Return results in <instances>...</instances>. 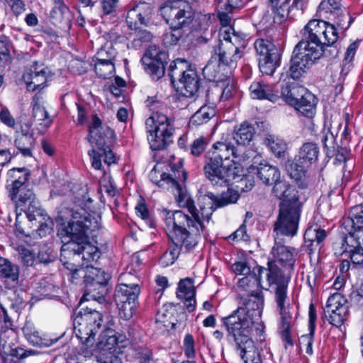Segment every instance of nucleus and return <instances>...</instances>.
<instances>
[{
    "instance_id": "obj_1",
    "label": "nucleus",
    "mask_w": 363,
    "mask_h": 363,
    "mask_svg": "<svg viewBox=\"0 0 363 363\" xmlns=\"http://www.w3.org/2000/svg\"><path fill=\"white\" fill-rule=\"evenodd\" d=\"M56 222L60 225L57 236L62 240L60 261L70 272H78L80 259L91 262L100 257L99 248L89 242L93 231L99 227L98 222L82 203H64Z\"/></svg>"
},
{
    "instance_id": "obj_2",
    "label": "nucleus",
    "mask_w": 363,
    "mask_h": 363,
    "mask_svg": "<svg viewBox=\"0 0 363 363\" xmlns=\"http://www.w3.org/2000/svg\"><path fill=\"white\" fill-rule=\"evenodd\" d=\"M177 201L185 208L191 218L182 211L166 212L164 222L168 236L177 245L186 249H193L198 243L201 233L205 230L204 221L208 222L217 206V196L213 193L200 194L198 197L199 209L185 189H182L177 196Z\"/></svg>"
},
{
    "instance_id": "obj_3",
    "label": "nucleus",
    "mask_w": 363,
    "mask_h": 363,
    "mask_svg": "<svg viewBox=\"0 0 363 363\" xmlns=\"http://www.w3.org/2000/svg\"><path fill=\"white\" fill-rule=\"evenodd\" d=\"M257 177L266 185L274 184L272 193L281 200L279 213L274 223L277 234L295 235L300 218L301 202L298 191L294 186L280 181V172L274 166L260 164L256 167Z\"/></svg>"
},
{
    "instance_id": "obj_4",
    "label": "nucleus",
    "mask_w": 363,
    "mask_h": 363,
    "mask_svg": "<svg viewBox=\"0 0 363 363\" xmlns=\"http://www.w3.org/2000/svg\"><path fill=\"white\" fill-rule=\"evenodd\" d=\"M255 152L236 147L227 140L218 141L207 152L204 166L206 177L213 186H227L239 176L237 164L249 162Z\"/></svg>"
},
{
    "instance_id": "obj_5",
    "label": "nucleus",
    "mask_w": 363,
    "mask_h": 363,
    "mask_svg": "<svg viewBox=\"0 0 363 363\" xmlns=\"http://www.w3.org/2000/svg\"><path fill=\"white\" fill-rule=\"evenodd\" d=\"M11 184L6 186L9 196L14 203L17 211H24L29 221L37 220L43 216L40 203L31 189L28 187L30 174L25 168H13L8 172Z\"/></svg>"
},
{
    "instance_id": "obj_6",
    "label": "nucleus",
    "mask_w": 363,
    "mask_h": 363,
    "mask_svg": "<svg viewBox=\"0 0 363 363\" xmlns=\"http://www.w3.org/2000/svg\"><path fill=\"white\" fill-rule=\"evenodd\" d=\"M238 315H228L222 318L228 336L233 339L241 359L245 363H262L260 353L251 337L255 323L257 320L246 318L241 311Z\"/></svg>"
},
{
    "instance_id": "obj_7",
    "label": "nucleus",
    "mask_w": 363,
    "mask_h": 363,
    "mask_svg": "<svg viewBox=\"0 0 363 363\" xmlns=\"http://www.w3.org/2000/svg\"><path fill=\"white\" fill-rule=\"evenodd\" d=\"M198 0H169L160 9L162 16L169 26L163 35L166 46L177 45L184 35L183 28L189 26L194 18V12L188 5Z\"/></svg>"
},
{
    "instance_id": "obj_8",
    "label": "nucleus",
    "mask_w": 363,
    "mask_h": 363,
    "mask_svg": "<svg viewBox=\"0 0 363 363\" xmlns=\"http://www.w3.org/2000/svg\"><path fill=\"white\" fill-rule=\"evenodd\" d=\"M245 276L238 281V286L247 293V297L242 298V305L239 306L230 315H240L242 312L246 318L252 320H259L264 305V296L261 286V274H243Z\"/></svg>"
},
{
    "instance_id": "obj_9",
    "label": "nucleus",
    "mask_w": 363,
    "mask_h": 363,
    "mask_svg": "<svg viewBox=\"0 0 363 363\" xmlns=\"http://www.w3.org/2000/svg\"><path fill=\"white\" fill-rule=\"evenodd\" d=\"M289 277L284 276V274H267V281L269 285L275 286V298L277 306L280 310L281 320L279 326V333L281 337L286 345H293L294 341L291 335V328L295 321L293 317L291 308L289 306H285L286 296V289Z\"/></svg>"
},
{
    "instance_id": "obj_10",
    "label": "nucleus",
    "mask_w": 363,
    "mask_h": 363,
    "mask_svg": "<svg viewBox=\"0 0 363 363\" xmlns=\"http://www.w3.org/2000/svg\"><path fill=\"white\" fill-rule=\"evenodd\" d=\"M147 140L154 150H162L172 142L174 121L162 111H154L145 121Z\"/></svg>"
},
{
    "instance_id": "obj_11",
    "label": "nucleus",
    "mask_w": 363,
    "mask_h": 363,
    "mask_svg": "<svg viewBox=\"0 0 363 363\" xmlns=\"http://www.w3.org/2000/svg\"><path fill=\"white\" fill-rule=\"evenodd\" d=\"M102 315L96 309L86 307L76 315L73 325L77 337L87 346L92 344V340L102 328Z\"/></svg>"
},
{
    "instance_id": "obj_12",
    "label": "nucleus",
    "mask_w": 363,
    "mask_h": 363,
    "mask_svg": "<svg viewBox=\"0 0 363 363\" xmlns=\"http://www.w3.org/2000/svg\"><path fill=\"white\" fill-rule=\"evenodd\" d=\"M169 75L172 82H179L184 96L191 97L198 92L200 79L196 69L189 66L186 60L177 59L173 61L169 67Z\"/></svg>"
},
{
    "instance_id": "obj_13",
    "label": "nucleus",
    "mask_w": 363,
    "mask_h": 363,
    "mask_svg": "<svg viewBox=\"0 0 363 363\" xmlns=\"http://www.w3.org/2000/svg\"><path fill=\"white\" fill-rule=\"evenodd\" d=\"M323 56V50L308 47V43L301 40L294 48L289 67V74L294 79H300L314 62Z\"/></svg>"
},
{
    "instance_id": "obj_14",
    "label": "nucleus",
    "mask_w": 363,
    "mask_h": 363,
    "mask_svg": "<svg viewBox=\"0 0 363 363\" xmlns=\"http://www.w3.org/2000/svg\"><path fill=\"white\" fill-rule=\"evenodd\" d=\"M242 56V52L229 42L220 41L218 46L213 48L212 56L208 64L203 69V74L208 80L216 77L213 69L214 62L225 66H233Z\"/></svg>"
},
{
    "instance_id": "obj_15",
    "label": "nucleus",
    "mask_w": 363,
    "mask_h": 363,
    "mask_svg": "<svg viewBox=\"0 0 363 363\" xmlns=\"http://www.w3.org/2000/svg\"><path fill=\"white\" fill-rule=\"evenodd\" d=\"M139 286L136 284H119L115 289L114 300L117 305L119 315L124 320L130 319L138 306Z\"/></svg>"
},
{
    "instance_id": "obj_16",
    "label": "nucleus",
    "mask_w": 363,
    "mask_h": 363,
    "mask_svg": "<svg viewBox=\"0 0 363 363\" xmlns=\"http://www.w3.org/2000/svg\"><path fill=\"white\" fill-rule=\"evenodd\" d=\"M111 274H88L84 276L86 291L79 304L85 301H95L99 304H107L105 296L111 287Z\"/></svg>"
},
{
    "instance_id": "obj_17",
    "label": "nucleus",
    "mask_w": 363,
    "mask_h": 363,
    "mask_svg": "<svg viewBox=\"0 0 363 363\" xmlns=\"http://www.w3.org/2000/svg\"><path fill=\"white\" fill-rule=\"evenodd\" d=\"M254 48L261 72L267 75L273 74L279 66L281 53L279 48L270 40L264 38L257 39Z\"/></svg>"
},
{
    "instance_id": "obj_18",
    "label": "nucleus",
    "mask_w": 363,
    "mask_h": 363,
    "mask_svg": "<svg viewBox=\"0 0 363 363\" xmlns=\"http://www.w3.org/2000/svg\"><path fill=\"white\" fill-rule=\"evenodd\" d=\"M326 21L323 20L313 19L311 20L304 27L303 32V39L306 43H308V47L313 48L314 50L319 48L323 50V55H327L333 57L337 55L338 50L336 47L331 50H326L325 48L324 41L325 35L327 33V28H325Z\"/></svg>"
},
{
    "instance_id": "obj_19",
    "label": "nucleus",
    "mask_w": 363,
    "mask_h": 363,
    "mask_svg": "<svg viewBox=\"0 0 363 363\" xmlns=\"http://www.w3.org/2000/svg\"><path fill=\"white\" fill-rule=\"evenodd\" d=\"M172 174H167L160 172L154 167L149 173V178L152 183L157 184L160 187L171 189L175 198L179 194L182 187L179 184L180 182H186L187 173L183 169L182 164L179 162L178 167L173 166Z\"/></svg>"
},
{
    "instance_id": "obj_20",
    "label": "nucleus",
    "mask_w": 363,
    "mask_h": 363,
    "mask_svg": "<svg viewBox=\"0 0 363 363\" xmlns=\"http://www.w3.org/2000/svg\"><path fill=\"white\" fill-rule=\"evenodd\" d=\"M274 230H275L274 229ZM276 234L275 244L272 247L273 259L268 262V269L269 272H284L294 270L295 261L293 254L286 246L281 245L279 240L278 236L283 235ZM290 236L292 237L293 235Z\"/></svg>"
},
{
    "instance_id": "obj_21",
    "label": "nucleus",
    "mask_w": 363,
    "mask_h": 363,
    "mask_svg": "<svg viewBox=\"0 0 363 363\" xmlns=\"http://www.w3.org/2000/svg\"><path fill=\"white\" fill-rule=\"evenodd\" d=\"M167 55L156 45H150L143 57L142 62L146 72L153 79H159L165 72Z\"/></svg>"
},
{
    "instance_id": "obj_22",
    "label": "nucleus",
    "mask_w": 363,
    "mask_h": 363,
    "mask_svg": "<svg viewBox=\"0 0 363 363\" xmlns=\"http://www.w3.org/2000/svg\"><path fill=\"white\" fill-rule=\"evenodd\" d=\"M317 13L321 17L334 21L342 28H347L352 22L349 13L341 4V0L322 1Z\"/></svg>"
},
{
    "instance_id": "obj_23",
    "label": "nucleus",
    "mask_w": 363,
    "mask_h": 363,
    "mask_svg": "<svg viewBox=\"0 0 363 363\" xmlns=\"http://www.w3.org/2000/svg\"><path fill=\"white\" fill-rule=\"evenodd\" d=\"M346 303L347 300L340 293H335L328 298L324 314L331 325L338 328L346 320L349 312Z\"/></svg>"
},
{
    "instance_id": "obj_24",
    "label": "nucleus",
    "mask_w": 363,
    "mask_h": 363,
    "mask_svg": "<svg viewBox=\"0 0 363 363\" xmlns=\"http://www.w3.org/2000/svg\"><path fill=\"white\" fill-rule=\"evenodd\" d=\"M101 121L100 118L94 115L92 118V123L89 127V141L91 145H95L101 149L105 154V163L108 165L115 163V155L109 146L106 145L104 138L101 135Z\"/></svg>"
},
{
    "instance_id": "obj_25",
    "label": "nucleus",
    "mask_w": 363,
    "mask_h": 363,
    "mask_svg": "<svg viewBox=\"0 0 363 363\" xmlns=\"http://www.w3.org/2000/svg\"><path fill=\"white\" fill-rule=\"evenodd\" d=\"M152 7L150 4L142 2L128 11L126 22L132 30H137L141 26H147L151 20Z\"/></svg>"
},
{
    "instance_id": "obj_26",
    "label": "nucleus",
    "mask_w": 363,
    "mask_h": 363,
    "mask_svg": "<svg viewBox=\"0 0 363 363\" xmlns=\"http://www.w3.org/2000/svg\"><path fill=\"white\" fill-rule=\"evenodd\" d=\"M14 145L23 156H32L35 138L31 129V124L25 123L21 125L20 130H17L16 131Z\"/></svg>"
},
{
    "instance_id": "obj_27",
    "label": "nucleus",
    "mask_w": 363,
    "mask_h": 363,
    "mask_svg": "<svg viewBox=\"0 0 363 363\" xmlns=\"http://www.w3.org/2000/svg\"><path fill=\"white\" fill-rule=\"evenodd\" d=\"M48 68L43 64L33 62L29 71L23 75V79L29 90L35 91L45 84Z\"/></svg>"
},
{
    "instance_id": "obj_28",
    "label": "nucleus",
    "mask_w": 363,
    "mask_h": 363,
    "mask_svg": "<svg viewBox=\"0 0 363 363\" xmlns=\"http://www.w3.org/2000/svg\"><path fill=\"white\" fill-rule=\"evenodd\" d=\"M50 18L54 25L62 29L69 28L72 15L69 8L62 1L55 3L50 11Z\"/></svg>"
},
{
    "instance_id": "obj_29",
    "label": "nucleus",
    "mask_w": 363,
    "mask_h": 363,
    "mask_svg": "<svg viewBox=\"0 0 363 363\" xmlns=\"http://www.w3.org/2000/svg\"><path fill=\"white\" fill-rule=\"evenodd\" d=\"M326 238L325 230L315 227L308 228L304 234V247L311 255L315 251L319 252L322 243Z\"/></svg>"
},
{
    "instance_id": "obj_30",
    "label": "nucleus",
    "mask_w": 363,
    "mask_h": 363,
    "mask_svg": "<svg viewBox=\"0 0 363 363\" xmlns=\"http://www.w3.org/2000/svg\"><path fill=\"white\" fill-rule=\"evenodd\" d=\"M23 332L27 340L33 346L48 347L57 341V339L52 340L40 336L34 324L30 321L26 322L23 328Z\"/></svg>"
},
{
    "instance_id": "obj_31",
    "label": "nucleus",
    "mask_w": 363,
    "mask_h": 363,
    "mask_svg": "<svg viewBox=\"0 0 363 363\" xmlns=\"http://www.w3.org/2000/svg\"><path fill=\"white\" fill-rule=\"evenodd\" d=\"M255 133V128L247 122H243L238 127L235 128L233 139L238 145V147L247 150L244 147L248 145Z\"/></svg>"
},
{
    "instance_id": "obj_32",
    "label": "nucleus",
    "mask_w": 363,
    "mask_h": 363,
    "mask_svg": "<svg viewBox=\"0 0 363 363\" xmlns=\"http://www.w3.org/2000/svg\"><path fill=\"white\" fill-rule=\"evenodd\" d=\"M316 104V97L306 89V93L298 97L297 104H294L293 106L303 116L311 118L315 114Z\"/></svg>"
},
{
    "instance_id": "obj_33",
    "label": "nucleus",
    "mask_w": 363,
    "mask_h": 363,
    "mask_svg": "<svg viewBox=\"0 0 363 363\" xmlns=\"http://www.w3.org/2000/svg\"><path fill=\"white\" fill-rule=\"evenodd\" d=\"M252 98L257 99H268L276 102L279 99L277 92H275L271 85L262 84L259 82H253L250 86Z\"/></svg>"
},
{
    "instance_id": "obj_34",
    "label": "nucleus",
    "mask_w": 363,
    "mask_h": 363,
    "mask_svg": "<svg viewBox=\"0 0 363 363\" xmlns=\"http://www.w3.org/2000/svg\"><path fill=\"white\" fill-rule=\"evenodd\" d=\"M306 89L295 82H286L281 85V97L283 100L293 106L297 104L298 97L306 93Z\"/></svg>"
},
{
    "instance_id": "obj_35",
    "label": "nucleus",
    "mask_w": 363,
    "mask_h": 363,
    "mask_svg": "<svg viewBox=\"0 0 363 363\" xmlns=\"http://www.w3.org/2000/svg\"><path fill=\"white\" fill-rule=\"evenodd\" d=\"M319 152V147L316 143H306L300 147L296 156L311 166L318 160Z\"/></svg>"
},
{
    "instance_id": "obj_36",
    "label": "nucleus",
    "mask_w": 363,
    "mask_h": 363,
    "mask_svg": "<svg viewBox=\"0 0 363 363\" xmlns=\"http://www.w3.org/2000/svg\"><path fill=\"white\" fill-rule=\"evenodd\" d=\"M220 41L229 42L240 49L244 45L245 35L243 33L236 32L233 27L220 29L219 32Z\"/></svg>"
},
{
    "instance_id": "obj_37",
    "label": "nucleus",
    "mask_w": 363,
    "mask_h": 363,
    "mask_svg": "<svg viewBox=\"0 0 363 363\" xmlns=\"http://www.w3.org/2000/svg\"><path fill=\"white\" fill-rule=\"evenodd\" d=\"M216 116V110L209 106H203L191 118L190 123L193 125H201L206 123Z\"/></svg>"
},
{
    "instance_id": "obj_38",
    "label": "nucleus",
    "mask_w": 363,
    "mask_h": 363,
    "mask_svg": "<svg viewBox=\"0 0 363 363\" xmlns=\"http://www.w3.org/2000/svg\"><path fill=\"white\" fill-rule=\"evenodd\" d=\"M263 269L264 267L259 266L252 257L241 259L232 265L233 272H262Z\"/></svg>"
},
{
    "instance_id": "obj_39",
    "label": "nucleus",
    "mask_w": 363,
    "mask_h": 363,
    "mask_svg": "<svg viewBox=\"0 0 363 363\" xmlns=\"http://www.w3.org/2000/svg\"><path fill=\"white\" fill-rule=\"evenodd\" d=\"M309 167L308 164L304 163L302 160L296 156L294 161L288 164L286 169L291 178L299 180L304 176L306 169Z\"/></svg>"
},
{
    "instance_id": "obj_40",
    "label": "nucleus",
    "mask_w": 363,
    "mask_h": 363,
    "mask_svg": "<svg viewBox=\"0 0 363 363\" xmlns=\"http://www.w3.org/2000/svg\"><path fill=\"white\" fill-rule=\"evenodd\" d=\"M169 239L172 240V243L174 245L175 247L174 248H169L160 257L159 263L162 267H167L169 265L172 264L174 262V261L177 259L182 250L184 249L186 251H190L192 250L186 249L183 245H177L170 238Z\"/></svg>"
},
{
    "instance_id": "obj_41",
    "label": "nucleus",
    "mask_w": 363,
    "mask_h": 363,
    "mask_svg": "<svg viewBox=\"0 0 363 363\" xmlns=\"http://www.w3.org/2000/svg\"><path fill=\"white\" fill-rule=\"evenodd\" d=\"M264 143L275 156L278 157L284 156L287 146L284 140L272 135H269L265 138Z\"/></svg>"
},
{
    "instance_id": "obj_42",
    "label": "nucleus",
    "mask_w": 363,
    "mask_h": 363,
    "mask_svg": "<svg viewBox=\"0 0 363 363\" xmlns=\"http://www.w3.org/2000/svg\"><path fill=\"white\" fill-rule=\"evenodd\" d=\"M349 218L355 230L363 232V203L351 208Z\"/></svg>"
},
{
    "instance_id": "obj_43",
    "label": "nucleus",
    "mask_w": 363,
    "mask_h": 363,
    "mask_svg": "<svg viewBox=\"0 0 363 363\" xmlns=\"http://www.w3.org/2000/svg\"><path fill=\"white\" fill-rule=\"evenodd\" d=\"M33 117L39 123L43 128H48L52 123V119L49 116L45 107L40 104H35L33 108Z\"/></svg>"
},
{
    "instance_id": "obj_44",
    "label": "nucleus",
    "mask_w": 363,
    "mask_h": 363,
    "mask_svg": "<svg viewBox=\"0 0 363 363\" xmlns=\"http://www.w3.org/2000/svg\"><path fill=\"white\" fill-rule=\"evenodd\" d=\"M177 295L179 298L195 296L196 291L191 278H186L179 281Z\"/></svg>"
},
{
    "instance_id": "obj_45",
    "label": "nucleus",
    "mask_w": 363,
    "mask_h": 363,
    "mask_svg": "<svg viewBox=\"0 0 363 363\" xmlns=\"http://www.w3.org/2000/svg\"><path fill=\"white\" fill-rule=\"evenodd\" d=\"M359 239V236L352 233H349L347 235L342 237V247L343 252H350L354 250H357V249L362 248Z\"/></svg>"
},
{
    "instance_id": "obj_46",
    "label": "nucleus",
    "mask_w": 363,
    "mask_h": 363,
    "mask_svg": "<svg viewBox=\"0 0 363 363\" xmlns=\"http://www.w3.org/2000/svg\"><path fill=\"white\" fill-rule=\"evenodd\" d=\"M1 279L6 288L14 289L20 286H23V274H1Z\"/></svg>"
},
{
    "instance_id": "obj_47",
    "label": "nucleus",
    "mask_w": 363,
    "mask_h": 363,
    "mask_svg": "<svg viewBox=\"0 0 363 363\" xmlns=\"http://www.w3.org/2000/svg\"><path fill=\"white\" fill-rule=\"evenodd\" d=\"M115 67L113 62L110 60L106 61L97 60L95 64V72L96 74L101 78L108 77L114 72Z\"/></svg>"
},
{
    "instance_id": "obj_48",
    "label": "nucleus",
    "mask_w": 363,
    "mask_h": 363,
    "mask_svg": "<svg viewBox=\"0 0 363 363\" xmlns=\"http://www.w3.org/2000/svg\"><path fill=\"white\" fill-rule=\"evenodd\" d=\"M240 197L238 191L228 189L227 191L223 192L217 196V206L223 207L230 203H235Z\"/></svg>"
},
{
    "instance_id": "obj_49",
    "label": "nucleus",
    "mask_w": 363,
    "mask_h": 363,
    "mask_svg": "<svg viewBox=\"0 0 363 363\" xmlns=\"http://www.w3.org/2000/svg\"><path fill=\"white\" fill-rule=\"evenodd\" d=\"M16 250L18 252L22 263L25 266H33L37 264L38 262L32 250L24 245H18Z\"/></svg>"
},
{
    "instance_id": "obj_50",
    "label": "nucleus",
    "mask_w": 363,
    "mask_h": 363,
    "mask_svg": "<svg viewBox=\"0 0 363 363\" xmlns=\"http://www.w3.org/2000/svg\"><path fill=\"white\" fill-rule=\"evenodd\" d=\"M325 28H327V33L325 35V48L328 50L330 48L331 50L335 47L333 46L338 39V33L333 24L326 21Z\"/></svg>"
},
{
    "instance_id": "obj_51",
    "label": "nucleus",
    "mask_w": 363,
    "mask_h": 363,
    "mask_svg": "<svg viewBox=\"0 0 363 363\" xmlns=\"http://www.w3.org/2000/svg\"><path fill=\"white\" fill-rule=\"evenodd\" d=\"M92 147L93 148L88 152L91 166L96 169L101 170L102 168L101 159L103 157L105 162V154L101 149H99L95 145Z\"/></svg>"
},
{
    "instance_id": "obj_52",
    "label": "nucleus",
    "mask_w": 363,
    "mask_h": 363,
    "mask_svg": "<svg viewBox=\"0 0 363 363\" xmlns=\"http://www.w3.org/2000/svg\"><path fill=\"white\" fill-rule=\"evenodd\" d=\"M16 334L13 330H0V349L6 350V347L11 348L13 345V340Z\"/></svg>"
},
{
    "instance_id": "obj_53",
    "label": "nucleus",
    "mask_w": 363,
    "mask_h": 363,
    "mask_svg": "<svg viewBox=\"0 0 363 363\" xmlns=\"http://www.w3.org/2000/svg\"><path fill=\"white\" fill-rule=\"evenodd\" d=\"M116 50L111 43H106L97 52V60L106 61L110 60L113 62L116 55Z\"/></svg>"
},
{
    "instance_id": "obj_54",
    "label": "nucleus",
    "mask_w": 363,
    "mask_h": 363,
    "mask_svg": "<svg viewBox=\"0 0 363 363\" xmlns=\"http://www.w3.org/2000/svg\"><path fill=\"white\" fill-rule=\"evenodd\" d=\"M309 0H285L284 4L288 5V11L293 12V16L303 13Z\"/></svg>"
},
{
    "instance_id": "obj_55",
    "label": "nucleus",
    "mask_w": 363,
    "mask_h": 363,
    "mask_svg": "<svg viewBox=\"0 0 363 363\" xmlns=\"http://www.w3.org/2000/svg\"><path fill=\"white\" fill-rule=\"evenodd\" d=\"M286 6V4L283 3L279 7H277V6L272 7L274 13V22L275 23L281 24L286 21L289 13L293 15V12L288 11V6Z\"/></svg>"
},
{
    "instance_id": "obj_56",
    "label": "nucleus",
    "mask_w": 363,
    "mask_h": 363,
    "mask_svg": "<svg viewBox=\"0 0 363 363\" xmlns=\"http://www.w3.org/2000/svg\"><path fill=\"white\" fill-rule=\"evenodd\" d=\"M208 142L206 138L201 136L194 140L191 145V154L198 157L205 150Z\"/></svg>"
},
{
    "instance_id": "obj_57",
    "label": "nucleus",
    "mask_w": 363,
    "mask_h": 363,
    "mask_svg": "<svg viewBox=\"0 0 363 363\" xmlns=\"http://www.w3.org/2000/svg\"><path fill=\"white\" fill-rule=\"evenodd\" d=\"M100 190L107 194L108 196L113 197L116 194V188L112 184L110 177L104 174L102 178L99 181Z\"/></svg>"
},
{
    "instance_id": "obj_58",
    "label": "nucleus",
    "mask_w": 363,
    "mask_h": 363,
    "mask_svg": "<svg viewBox=\"0 0 363 363\" xmlns=\"http://www.w3.org/2000/svg\"><path fill=\"white\" fill-rule=\"evenodd\" d=\"M101 4L104 15L113 14L116 12L118 0H101Z\"/></svg>"
},
{
    "instance_id": "obj_59",
    "label": "nucleus",
    "mask_w": 363,
    "mask_h": 363,
    "mask_svg": "<svg viewBox=\"0 0 363 363\" xmlns=\"http://www.w3.org/2000/svg\"><path fill=\"white\" fill-rule=\"evenodd\" d=\"M44 222H42L37 229V233L40 238L46 236L52 230L53 222L50 217L43 218Z\"/></svg>"
},
{
    "instance_id": "obj_60",
    "label": "nucleus",
    "mask_w": 363,
    "mask_h": 363,
    "mask_svg": "<svg viewBox=\"0 0 363 363\" xmlns=\"http://www.w3.org/2000/svg\"><path fill=\"white\" fill-rule=\"evenodd\" d=\"M184 353L189 358L195 356L194 340L191 334H186L184 340Z\"/></svg>"
},
{
    "instance_id": "obj_61",
    "label": "nucleus",
    "mask_w": 363,
    "mask_h": 363,
    "mask_svg": "<svg viewBox=\"0 0 363 363\" xmlns=\"http://www.w3.org/2000/svg\"><path fill=\"white\" fill-rule=\"evenodd\" d=\"M1 121L9 128H13L16 125L14 118L6 107H2L0 111Z\"/></svg>"
},
{
    "instance_id": "obj_62",
    "label": "nucleus",
    "mask_w": 363,
    "mask_h": 363,
    "mask_svg": "<svg viewBox=\"0 0 363 363\" xmlns=\"http://www.w3.org/2000/svg\"><path fill=\"white\" fill-rule=\"evenodd\" d=\"M231 12L232 11H226L225 7L223 8V6H220L218 11V17L223 26L221 29L230 27L231 17L229 16V13Z\"/></svg>"
},
{
    "instance_id": "obj_63",
    "label": "nucleus",
    "mask_w": 363,
    "mask_h": 363,
    "mask_svg": "<svg viewBox=\"0 0 363 363\" xmlns=\"http://www.w3.org/2000/svg\"><path fill=\"white\" fill-rule=\"evenodd\" d=\"M349 253L352 264V270L358 269V266L363 262V248L357 249V250H354Z\"/></svg>"
},
{
    "instance_id": "obj_64",
    "label": "nucleus",
    "mask_w": 363,
    "mask_h": 363,
    "mask_svg": "<svg viewBox=\"0 0 363 363\" xmlns=\"http://www.w3.org/2000/svg\"><path fill=\"white\" fill-rule=\"evenodd\" d=\"M6 1L16 16L21 14L26 10L22 0H6Z\"/></svg>"
}]
</instances>
